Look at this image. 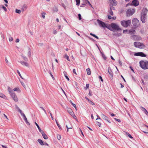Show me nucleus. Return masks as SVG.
I'll list each match as a JSON object with an SVG mask.
<instances>
[{"instance_id":"obj_1","label":"nucleus","mask_w":148,"mask_h":148,"mask_svg":"<svg viewBox=\"0 0 148 148\" xmlns=\"http://www.w3.org/2000/svg\"><path fill=\"white\" fill-rule=\"evenodd\" d=\"M148 10L147 8H143L140 14V20L143 23H144L146 22V19L147 15Z\"/></svg>"},{"instance_id":"obj_2","label":"nucleus","mask_w":148,"mask_h":148,"mask_svg":"<svg viewBox=\"0 0 148 148\" xmlns=\"http://www.w3.org/2000/svg\"><path fill=\"white\" fill-rule=\"evenodd\" d=\"M140 67L144 69H148V61H140L139 62Z\"/></svg>"},{"instance_id":"obj_3","label":"nucleus","mask_w":148,"mask_h":148,"mask_svg":"<svg viewBox=\"0 0 148 148\" xmlns=\"http://www.w3.org/2000/svg\"><path fill=\"white\" fill-rule=\"evenodd\" d=\"M111 31L114 32L116 30L119 31L121 30V29L119 26L114 23H111Z\"/></svg>"},{"instance_id":"obj_4","label":"nucleus","mask_w":148,"mask_h":148,"mask_svg":"<svg viewBox=\"0 0 148 148\" xmlns=\"http://www.w3.org/2000/svg\"><path fill=\"white\" fill-rule=\"evenodd\" d=\"M131 23V21L130 20H129L127 21L123 20L121 22V25L124 27H127L129 26Z\"/></svg>"},{"instance_id":"obj_5","label":"nucleus","mask_w":148,"mask_h":148,"mask_svg":"<svg viewBox=\"0 0 148 148\" xmlns=\"http://www.w3.org/2000/svg\"><path fill=\"white\" fill-rule=\"evenodd\" d=\"M134 45L135 47L140 49H144L145 47L143 43L138 42H135L134 43Z\"/></svg>"},{"instance_id":"obj_6","label":"nucleus","mask_w":148,"mask_h":148,"mask_svg":"<svg viewBox=\"0 0 148 148\" xmlns=\"http://www.w3.org/2000/svg\"><path fill=\"white\" fill-rule=\"evenodd\" d=\"M135 12L134 9H129L126 12L127 15L128 16H130L133 15Z\"/></svg>"},{"instance_id":"obj_7","label":"nucleus","mask_w":148,"mask_h":148,"mask_svg":"<svg viewBox=\"0 0 148 148\" xmlns=\"http://www.w3.org/2000/svg\"><path fill=\"white\" fill-rule=\"evenodd\" d=\"M97 21L99 24V25L104 28H106V24L104 22L100 21L99 19L97 20Z\"/></svg>"},{"instance_id":"obj_8","label":"nucleus","mask_w":148,"mask_h":148,"mask_svg":"<svg viewBox=\"0 0 148 148\" xmlns=\"http://www.w3.org/2000/svg\"><path fill=\"white\" fill-rule=\"evenodd\" d=\"M134 55L136 56H140L141 57H146V55L142 52L136 53Z\"/></svg>"},{"instance_id":"obj_9","label":"nucleus","mask_w":148,"mask_h":148,"mask_svg":"<svg viewBox=\"0 0 148 148\" xmlns=\"http://www.w3.org/2000/svg\"><path fill=\"white\" fill-rule=\"evenodd\" d=\"M101 116L102 118L104 120H105L106 121L108 122L109 123H111V122L110 121H109L108 120V117H107L105 115L103 114H101Z\"/></svg>"},{"instance_id":"obj_10","label":"nucleus","mask_w":148,"mask_h":148,"mask_svg":"<svg viewBox=\"0 0 148 148\" xmlns=\"http://www.w3.org/2000/svg\"><path fill=\"white\" fill-rule=\"evenodd\" d=\"M11 97H12L13 99L16 102H17L18 101V98L16 95L14 93L10 95Z\"/></svg>"},{"instance_id":"obj_11","label":"nucleus","mask_w":148,"mask_h":148,"mask_svg":"<svg viewBox=\"0 0 148 148\" xmlns=\"http://www.w3.org/2000/svg\"><path fill=\"white\" fill-rule=\"evenodd\" d=\"M138 20L136 18L133 19L132 22L133 25L134 26H136L137 23L138 22Z\"/></svg>"},{"instance_id":"obj_12","label":"nucleus","mask_w":148,"mask_h":148,"mask_svg":"<svg viewBox=\"0 0 148 148\" xmlns=\"http://www.w3.org/2000/svg\"><path fill=\"white\" fill-rule=\"evenodd\" d=\"M133 5L135 6H138L139 4V2L137 0H133L132 1Z\"/></svg>"},{"instance_id":"obj_13","label":"nucleus","mask_w":148,"mask_h":148,"mask_svg":"<svg viewBox=\"0 0 148 148\" xmlns=\"http://www.w3.org/2000/svg\"><path fill=\"white\" fill-rule=\"evenodd\" d=\"M108 71L109 74L111 75V77L112 78L113 77V73L110 67H109L108 68Z\"/></svg>"},{"instance_id":"obj_14","label":"nucleus","mask_w":148,"mask_h":148,"mask_svg":"<svg viewBox=\"0 0 148 148\" xmlns=\"http://www.w3.org/2000/svg\"><path fill=\"white\" fill-rule=\"evenodd\" d=\"M140 108L145 114L148 115V112L145 108L142 106Z\"/></svg>"},{"instance_id":"obj_15","label":"nucleus","mask_w":148,"mask_h":148,"mask_svg":"<svg viewBox=\"0 0 148 148\" xmlns=\"http://www.w3.org/2000/svg\"><path fill=\"white\" fill-rule=\"evenodd\" d=\"M43 138L45 139H47L48 138V137L47 136V135L45 134L44 132L42 131L41 132H40Z\"/></svg>"},{"instance_id":"obj_16","label":"nucleus","mask_w":148,"mask_h":148,"mask_svg":"<svg viewBox=\"0 0 148 148\" xmlns=\"http://www.w3.org/2000/svg\"><path fill=\"white\" fill-rule=\"evenodd\" d=\"M19 62L21 63L22 65H25V66L27 67L29 66V65L26 62H24V61H20Z\"/></svg>"},{"instance_id":"obj_17","label":"nucleus","mask_w":148,"mask_h":148,"mask_svg":"<svg viewBox=\"0 0 148 148\" xmlns=\"http://www.w3.org/2000/svg\"><path fill=\"white\" fill-rule=\"evenodd\" d=\"M27 6L26 5L24 4L21 10L23 11H24L27 9Z\"/></svg>"},{"instance_id":"obj_18","label":"nucleus","mask_w":148,"mask_h":148,"mask_svg":"<svg viewBox=\"0 0 148 148\" xmlns=\"http://www.w3.org/2000/svg\"><path fill=\"white\" fill-rule=\"evenodd\" d=\"M8 90L10 95H11L12 94L14 93V91L9 87H8Z\"/></svg>"},{"instance_id":"obj_19","label":"nucleus","mask_w":148,"mask_h":148,"mask_svg":"<svg viewBox=\"0 0 148 148\" xmlns=\"http://www.w3.org/2000/svg\"><path fill=\"white\" fill-rule=\"evenodd\" d=\"M38 141L39 143L40 144V145H44V143L40 139H38Z\"/></svg>"},{"instance_id":"obj_20","label":"nucleus","mask_w":148,"mask_h":148,"mask_svg":"<svg viewBox=\"0 0 148 148\" xmlns=\"http://www.w3.org/2000/svg\"><path fill=\"white\" fill-rule=\"evenodd\" d=\"M110 1H111L112 0H109ZM112 5H117V1L115 0H112Z\"/></svg>"},{"instance_id":"obj_21","label":"nucleus","mask_w":148,"mask_h":148,"mask_svg":"<svg viewBox=\"0 0 148 148\" xmlns=\"http://www.w3.org/2000/svg\"><path fill=\"white\" fill-rule=\"evenodd\" d=\"M1 8H3L5 11H7V9L3 5H0V10H1Z\"/></svg>"},{"instance_id":"obj_22","label":"nucleus","mask_w":148,"mask_h":148,"mask_svg":"<svg viewBox=\"0 0 148 148\" xmlns=\"http://www.w3.org/2000/svg\"><path fill=\"white\" fill-rule=\"evenodd\" d=\"M28 56L29 57H30L31 56V49L29 48H28Z\"/></svg>"},{"instance_id":"obj_23","label":"nucleus","mask_w":148,"mask_h":148,"mask_svg":"<svg viewBox=\"0 0 148 148\" xmlns=\"http://www.w3.org/2000/svg\"><path fill=\"white\" fill-rule=\"evenodd\" d=\"M66 127L67 129V132L69 131V129H72V126L71 125H66Z\"/></svg>"},{"instance_id":"obj_24","label":"nucleus","mask_w":148,"mask_h":148,"mask_svg":"<svg viewBox=\"0 0 148 148\" xmlns=\"http://www.w3.org/2000/svg\"><path fill=\"white\" fill-rule=\"evenodd\" d=\"M86 71H87V74L88 75H90L91 74V71H90V69L89 68H87L86 69Z\"/></svg>"},{"instance_id":"obj_25","label":"nucleus","mask_w":148,"mask_h":148,"mask_svg":"<svg viewBox=\"0 0 148 148\" xmlns=\"http://www.w3.org/2000/svg\"><path fill=\"white\" fill-rule=\"evenodd\" d=\"M21 56L23 59L25 61L27 62L28 60V58L25 56H23V55H21Z\"/></svg>"},{"instance_id":"obj_26","label":"nucleus","mask_w":148,"mask_h":148,"mask_svg":"<svg viewBox=\"0 0 148 148\" xmlns=\"http://www.w3.org/2000/svg\"><path fill=\"white\" fill-rule=\"evenodd\" d=\"M35 125H36V126H37L38 129V130H39V131L40 132H41L42 131V130L40 128L39 126L38 125L37 123L35 122Z\"/></svg>"},{"instance_id":"obj_27","label":"nucleus","mask_w":148,"mask_h":148,"mask_svg":"<svg viewBox=\"0 0 148 148\" xmlns=\"http://www.w3.org/2000/svg\"><path fill=\"white\" fill-rule=\"evenodd\" d=\"M106 27L108 29L111 31V25H107L106 24Z\"/></svg>"},{"instance_id":"obj_28","label":"nucleus","mask_w":148,"mask_h":148,"mask_svg":"<svg viewBox=\"0 0 148 148\" xmlns=\"http://www.w3.org/2000/svg\"><path fill=\"white\" fill-rule=\"evenodd\" d=\"M90 34L92 36H93L94 37H95V38H96L97 39H99V38H98V37L97 36H96L95 34H93L92 33H90Z\"/></svg>"},{"instance_id":"obj_29","label":"nucleus","mask_w":148,"mask_h":148,"mask_svg":"<svg viewBox=\"0 0 148 148\" xmlns=\"http://www.w3.org/2000/svg\"><path fill=\"white\" fill-rule=\"evenodd\" d=\"M55 120H56V123L57 126H58V127H59V129L61 130H62V128H61V127H60V126L59 124H58V123L56 119H55Z\"/></svg>"},{"instance_id":"obj_30","label":"nucleus","mask_w":148,"mask_h":148,"mask_svg":"<svg viewBox=\"0 0 148 148\" xmlns=\"http://www.w3.org/2000/svg\"><path fill=\"white\" fill-rule=\"evenodd\" d=\"M64 58L66 59L68 61H70V60L69 59V56L66 54H65L64 56Z\"/></svg>"},{"instance_id":"obj_31","label":"nucleus","mask_w":148,"mask_h":148,"mask_svg":"<svg viewBox=\"0 0 148 148\" xmlns=\"http://www.w3.org/2000/svg\"><path fill=\"white\" fill-rule=\"evenodd\" d=\"M76 2V5L78 6L80 4V0H75Z\"/></svg>"},{"instance_id":"obj_32","label":"nucleus","mask_w":148,"mask_h":148,"mask_svg":"<svg viewBox=\"0 0 148 148\" xmlns=\"http://www.w3.org/2000/svg\"><path fill=\"white\" fill-rule=\"evenodd\" d=\"M128 31L129 32V33H131V34H134V32H135V30H128Z\"/></svg>"},{"instance_id":"obj_33","label":"nucleus","mask_w":148,"mask_h":148,"mask_svg":"<svg viewBox=\"0 0 148 148\" xmlns=\"http://www.w3.org/2000/svg\"><path fill=\"white\" fill-rule=\"evenodd\" d=\"M125 133L127 135L129 136V137H130V138L132 139L133 138V137L130 134L128 133L125 132Z\"/></svg>"},{"instance_id":"obj_34","label":"nucleus","mask_w":148,"mask_h":148,"mask_svg":"<svg viewBox=\"0 0 148 148\" xmlns=\"http://www.w3.org/2000/svg\"><path fill=\"white\" fill-rule=\"evenodd\" d=\"M24 119V120H25V121L26 123V124L27 125H30V123L27 120V118L26 117V118H25Z\"/></svg>"},{"instance_id":"obj_35","label":"nucleus","mask_w":148,"mask_h":148,"mask_svg":"<svg viewBox=\"0 0 148 148\" xmlns=\"http://www.w3.org/2000/svg\"><path fill=\"white\" fill-rule=\"evenodd\" d=\"M64 75L65 77L67 79L68 81H69L70 80L69 79L68 77L66 75V72L65 71L64 72Z\"/></svg>"},{"instance_id":"obj_36","label":"nucleus","mask_w":148,"mask_h":148,"mask_svg":"<svg viewBox=\"0 0 148 148\" xmlns=\"http://www.w3.org/2000/svg\"><path fill=\"white\" fill-rule=\"evenodd\" d=\"M109 14H110V15H113V11H112V10H111L110 9L109 11Z\"/></svg>"},{"instance_id":"obj_37","label":"nucleus","mask_w":148,"mask_h":148,"mask_svg":"<svg viewBox=\"0 0 148 148\" xmlns=\"http://www.w3.org/2000/svg\"><path fill=\"white\" fill-rule=\"evenodd\" d=\"M15 12L16 13H18V14H20L21 13V10H18L17 9H16L15 10Z\"/></svg>"},{"instance_id":"obj_38","label":"nucleus","mask_w":148,"mask_h":148,"mask_svg":"<svg viewBox=\"0 0 148 148\" xmlns=\"http://www.w3.org/2000/svg\"><path fill=\"white\" fill-rule=\"evenodd\" d=\"M101 53L102 54V57L105 60L106 59V56L103 53L101 52Z\"/></svg>"},{"instance_id":"obj_39","label":"nucleus","mask_w":148,"mask_h":148,"mask_svg":"<svg viewBox=\"0 0 148 148\" xmlns=\"http://www.w3.org/2000/svg\"><path fill=\"white\" fill-rule=\"evenodd\" d=\"M0 97L4 99H5L6 97L5 96V95L2 93L0 94Z\"/></svg>"},{"instance_id":"obj_40","label":"nucleus","mask_w":148,"mask_h":148,"mask_svg":"<svg viewBox=\"0 0 148 148\" xmlns=\"http://www.w3.org/2000/svg\"><path fill=\"white\" fill-rule=\"evenodd\" d=\"M70 102L71 103V104L73 106V107H74L75 109H76V105L75 104H74V103H73L72 102V101H70Z\"/></svg>"},{"instance_id":"obj_41","label":"nucleus","mask_w":148,"mask_h":148,"mask_svg":"<svg viewBox=\"0 0 148 148\" xmlns=\"http://www.w3.org/2000/svg\"><path fill=\"white\" fill-rule=\"evenodd\" d=\"M17 73H18L19 76L22 79H23V78L22 77L20 73V72L18 70H17Z\"/></svg>"},{"instance_id":"obj_42","label":"nucleus","mask_w":148,"mask_h":148,"mask_svg":"<svg viewBox=\"0 0 148 148\" xmlns=\"http://www.w3.org/2000/svg\"><path fill=\"white\" fill-rule=\"evenodd\" d=\"M45 14L46 13L44 12H43L41 13L42 16L44 18H45Z\"/></svg>"},{"instance_id":"obj_43","label":"nucleus","mask_w":148,"mask_h":148,"mask_svg":"<svg viewBox=\"0 0 148 148\" xmlns=\"http://www.w3.org/2000/svg\"><path fill=\"white\" fill-rule=\"evenodd\" d=\"M78 18L79 20H81L82 19V17L80 14H78Z\"/></svg>"},{"instance_id":"obj_44","label":"nucleus","mask_w":148,"mask_h":148,"mask_svg":"<svg viewBox=\"0 0 148 148\" xmlns=\"http://www.w3.org/2000/svg\"><path fill=\"white\" fill-rule=\"evenodd\" d=\"M57 139L59 140H60L61 138V136L59 134H58L57 135Z\"/></svg>"},{"instance_id":"obj_45","label":"nucleus","mask_w":148,"mask_h":148,"mask_svg":"<svg viewBox=\"0 0 148 148\" xmlns=\"http://www.w3.org/2000/svg\"><path fill=\"white\" fill-rule=\"evenodd\" d=\"M113 5H110V10H115V8L114 7H113Z\"/></svg>"},{"instance_id":"obj_46","label":"nucleus","mask_w":148,"mask_h":148,"mask_svg":"<svg viewBox=\"0 0 148 148\" xmlns=\"http://www.w3.org/2000/svg\"><path fill=\"white\" fill-rule=\"evenodd\" d=\"M96 123L98 126H99V127H100L101 125V123L97 121Z\"/></svg>"},{"instance_id":"obj_47","label":"nucleus","mask_w":148,"mask_h":148,"mask_svg":"<svg viewBox=\"0 0 148 148\" xmlns=\"http://www.w3.org/2000/svg\"><path fill=\"white\" fill-rule=\"evenodd\" d=\"M89 84H86V87L85 88V89H87L88 88H89Z\"/></svg>"},{"instance_id":"obj_48","label":"nucleus","mask_w":148,"mask_h":148,"mask_svg":"<svg viewBox=\"0 0 148 148\" xmlns=\"http://www.w3.org/2000/svg\"><path fill=\"white\" fill-rule=\"evenodd\" d=\"M89 102L91 104H92V105H94L95 104V103L90 100Z\"/></svg>"},{"instance_id":"obj_49","label":"nucleus","mask_w":148,"mask_h":148,"mask_svg":"<svg viewBox=\"0 0 148 148\" xmlns=\"http://www.w3.org/2000/svg\"><path fill=\"white\" fill-rule=\"evenodd\" d=\"M40 108H41L44 111L45 113V114H47L46 112V110H45L42 107H40Z\"/></svg>"},{"instance_id":"obj_50","label":"nucleus","mask_w":148,"mask_h":148,"mask_svg":"<svg viewBox=\"0 0 148 148\" xmlns=\"http://www.w3.org/2000/svg\"><path fill=\"white\" fill-rule=\"evenodd\" d=\"M68 112L70 113H71V112L72 111V110L71 109L69 108L67 110Z\"/></svg>"},{"instance_id":"obj_51","label":"nucleus","mask_w":148,"mask_h":148,"mask_svg":"<svg viewBox=\"0 0 148 148\" xmlns=\"http://www.w3.org/2000/svg\"><path fill=\"white\" fill-rule=\"evenodd\" d=\"M9 41H10V42H11V41H13V38L12 37H9Z\"/></svg>"},{"instance_id":"obj_52","label":"nucleus","mask_w":148,"mask_h":148,"mask_svg":"<svg viewBox=\"0 0 148 148\" xmlns=\"http://www.w3.org/2000/svg\"><path fill=\"white\" fill-rule=\"evenodd\" d=\"M49 74H50V75L52 77V78L53 79H54V78L53 77V75H52V73H51V71H49Z\"/></svg>"},{"instance_id":"obj_53","label":"nucleus","mask_w":148,"mask_h":148,"mask_svg":"<svg viewBox=\"0 0 148 148\" xmlns=\"http://www.w3.org/2000/svg\"><path fill=\"white\" fill-rule=\"evenodd\" d=\"M114 119V120H115L116 121H118V122H119V123H120V122H121V121L120 120V119H116V118H115Z\"/></svg>"},{"instance_id":"obj_54","label":"nucleus","mask_w":148,"mask_h":148,"mask_svg":"<svg viewBox=\"0 0 148 148\" xmlns=\"http://www.w3.org/2000/svg\"><path fill=\"white\" fill-rule=\"evenodd\" d=\"M73 72L74 74H75L76 75L77 74L76 73V72L75 69H74L73 70Z\"/></svg>"},{"instance_id":"obj_55","label":"nucleus","mask_w":148,"mask_h":148,"mask_svg":"<svg viewBox=\"0 0 148 148\" xmlns=\"http://www.w3.org/2000/svg\"><path fill=\"white\" fill-rule=\"evenodd\" d=\"M53 33L54 34H56L57 33V31L56 30H54L53 31Z\"/></svg>"},{"instance_id":"obj_56","label":"nucleus","mask_w":148,"mask_h":148,"mask_svg":"<svg viewBox=\"0 0 148 148\" xmlns=\"http://www.w3.org/2000/svg\"><path fill=\"white\" fill-rule=\"evenodd\" d=\"M70 114L73 116L74 115V113L73 111L71 113H70Z\"/></svg>"},{"instance_id":"obj_57","label":"nucleus","mask_w":148,"mask_h":148,"mask_svg":"<svg viewBox=\"0 0 148 148\" xmlns=\"http://www.w3.org/2000/svg\"><path fill=\"white\" fill-rule=\"evenodd\" d=\"M99 78L102 82H103V79L101 76H99Z\"/></svg>"},{"instance_id":"obj_58","label":"nucleus","mask_w":148,"mask_h":148,"mask_svg":"<svg viewBox=\"0 0 148 148\" xmlns=\"http://www.w3.org/2000/svg\"><path fill=\"white\" fill-rule=\"evenodd\" d=\"M21 84L22 85V86L24 87L25 88V84H24V83L23 82H21Z\"/></svg>"},{"instance_id":"obj_59","label":"nucleus","mask_w":148,"mask_h":148,"mask_svg":"<svg viewBox=\"0 0 148 148\" xmlns=\"http://www.w3.org/2000/svg\"><path fill=\"white\" fill-rule=\"evenodd\" d=\"M18 89H19L18 88H15L13 90L14 91H17Z\"/></svg>"},{"instance_id":"obj_60","label":"nucleus","mask_w":148,"mask_h":148,"mask_svg":"<svg viewBox=\"0 0 148 148\" xmlns=\"http://www.w3.org/2000/svg\"><path fill=\"white\" fill-rule=\"evenodd\" d=\"M128 30H127V29L124 30L123 31V32L124 33H126V32H128Z\"/></svg>"},{"instance_id":"obj_61","label":"nucleus","mask_w":148,"mask_h":148,"mask_svg":"<svg viewBox=\"0 0 148 148\" xmlns=\"http://www.w3.org/2000/svg\"><path fill=\"white\" fill-rule=\"evenodd\" d=\"M80 131L81 132V134H82L83 136H84V134H83V133L82 130H81V129L80 128H79Z\"/></svg>"},{"instance_id":"obj_62","label":"nucleus","mask_w":148,"mask_h":148,"mask_svg":"<svg viewBox=\"0 0 148 148\" xmlns=\"http://www.w3.org/2000/svg\"><path fill=\"white\" fill-rule=\"evenodd\" d=\"M62 5L65 9L66 6L64 3H62Z\"/></svg>"},{"instance_id":"obj_63","label":"nucleus","mask_w":148,"mask_h":148,"mask_svg":"<svg viewBox=\"0 0 148 148\" xmlns=\"http://www.w3.org/2000/svg\"><path fill=\"white\" fill-rule=\"evenodd\" d=\"M108 18L109 19H110L112 18V16H108Z\"/></svg>"},{"instance_id":"obj_64","label":"nucleus","mask_w":148,"mask_h":148,"mask_svg":"<svg viewBox=\"0 0 148 148\" xmlns=\"http://www.w3.org/2000/svg\"><path fill=\"white\" fill-rule=\"evenodd\" d=\"M85 99L87 100H88V101H89L90 100L87 97H85Z\"/></svg>"}]
</instances>
